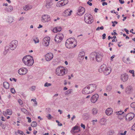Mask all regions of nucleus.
<instances>
[{
  "instance_id": "51",
  "label": "nucleus",
  "mask_w": 135,
  "mask_h": 135,
  "mask_svg": "<svg viewBox=\"0 0 135 135\" xmlns=\"http://www.w3.org/2000/svg\"><path fill=\"white\" fill-rule=\"evenodd\" d=\"M106 34L105 33H104L102 35L103 39H104L105 38Z\"/></svg>"
},
{
  "instance_id": "30",
  "label": "nucleus",
  "mask_w": 135,
  "mask_h": 135,
  "mask_svg": "<svg viewBox=\"0 0 135 135\" xmlns=\"http://www.w3.org/2000/svg\"><path fill=\"white\" fill-rule=\"evenodd\" d=\"M13 10V8L11 6H8L6 9V11L9 12H10Z\"/></svg>"
},
{
  "instance_id": "13",
  "label": "nucleus",
  "mask_w": 135,
  "mask_h": 135,
  "mask_svg": "<svg viewBox=\"0 0 135 135\" xmlns=\"http://www.w3.org/2000/svg\"><path fill=\"white\" fill-rule=\"evenodd\" d=\"M128 78V75L127 74H123L121 75V79L124 82H125L127 81Z\"/></svg>"
},
{
  "instance_id": "36",
  "label": "nucleus",
  "mask_w": 135,
  "mask_h": 135,
  "mask_svg": "<svg viewBox=\"0 0 135 135\" xmlns=\"http://www.w3.org/2000/svg\"><path fill=\"white\" fill-rule=\"evenodd\" d=\"M31 126L33 127H35L37 126V123L36 122H33L31 124Z\"/></svg>"
},
{
  "instance_id": "15",
  "label": "nucleus",
  "mask_w": 135,
  "mask_h": 135,
  "mask_svg": "<svg viewBox=\"0 0 135 135\" xmlns=\"http://www.w3.org/2000/svg\"><path fill=\"white\" fill-rule=\"evenodd\" d=\"M105 70L103 72L104 74L107 75L109 74L111 72V69L110 67H106Z\"/></svg>"
},
{
  "instance_id": "62",
  "label": "nucleus",
  "mask_w": 135,
  "mask_h": 135,
  "mask_svg": "<svg viewBox=\"0 0 135 135\" xmlns=\"http://www.w3.org/2000/svg\"><path fill=\"white\" fill-rule=\"evenodd\" d=\"M107 3L106 2H103L102 3V5L103 6H104L105 5H107Z\"/></svg>"
},
{
  "instance_id": "4",
  "label": "nucleus",
  "mask_w": 135,
  "mask_h": 135,
  "mask_svg": "<svg viewBox=\"0 0 135 135\" xmlns=\"http://www.w3.org/2000/svg\"><path fill=\"white\" fill-rule=\"evenodd\" d=\"M64 37L63 35L60 33L57 34L55 38V41L56 43L61 42L63 40Z\"/></svg>"
},
{
  "instance_id": "34",
  "label": "nucleus",
  "mask_w": 135,
  "mask_h": 135,
  "mask_svg": "<svg viewBox=\"0 0 135 135\" xmlns=\"http://www.w3.org/2000/svg\"><path fill=\"white\" fill-rule=\"evenodd\" d=\"M78 127L77 126H75V127H74L71 130V132H73L74 133H76V132H75L74 131L76 130H78Z\"/></svg>"
},
{
  "instance_id": "47",
  "label": "nucleus",
  "mask_w": 135,
  "mask_h": 135,
  "mask_svg": "<svg viewBox=\"0 0 135 135\" xmlns=\"http://www.w3.org/2000/svg\"><path fill=\"white\" fill-rule=\"evenodd\" d=\"M64 2V4L65 5L66 4L68 3V0H63Z\"/></svg>"
},
{
  "instance_id": "23",
  "label": "nucleus",
  "mask_w": 135,
  "mask_h": 135,
  "mask_svg": "<svg viewBox=\"0 0 135 135\" xmlns=\"http://www.w3.org/2000/svg\"><path fill=\"white\" fill-rule=\"evenodd\" d=\"M52 5L51 2L49 1H47L45 6L47 8H49L51 7Z\"/></svg>"
},
{
  "instance_id": "56",
  "label": "nucleus",
  "mask_w": 135,
  "mask_h": 135,
  "mask_svg": "<svg viewBox=\"0 0 135 135\" xmlns=\"http://www.w3.org/2000/svg\"><path fill=\"white\" fill-rule=\"evenodd\" d=\"M118 118L120 120H121L123 119V118L122 117V115L121 116H120V115H118Z\"/></svg>"
},
{
  "instance_id": "29",
  "label": "nucleus",
  "mask_w": 135,
  "mask_h": 135,
  "mask_svg": "<svg viewBox=\"0 0 135 135\" xmlns=\"http://www.w3.org/2000/svg\"><path fill=\"white\" fill-rule=\"evenodd\" d=\"M3 85L4 87L6 89H8L9 88V84L7 82H4Z\"/></svg>"
},
{
  "instance_id": "22",
  "label": "nucleus",
  "mask_w": 135,
  "mask_h": 135,
  "mask_svg": "<svg viewBox=\"0 0 135 135\" xmlns=\"http://www.w3.org/2000/svg\"><path fill=\"white\" fill-rule=\"evenodd\" d=\"M113 110L111 108L107 109L105 111L106 114L108 115H110L112 113Z\"/></svg>"
},
{
  "instance_id": "18",
  "label": "nucleus",
  "mask_w": 135,
  "mask_h": 135,
  "mask_svg": "<svg viewBox=\"0 0 135 135\" xmlns=\"http://www.w3.org/2000/svg\"><path fill=\"white\" fill-rule=\"evenodd\" d=\"M95 59L98 62H100L102 59V55L99 53H97Z\"/></svg>"
},
{
  "instance_id": "17",
  "label": "nucleus",
  "mask_w": 135,
  "mask_h": 135,
  "mask_svg": "<svg viewBox=\"0 0 135 135\" xmlns=\"http://www.w3.org/2000/svg\"><path fill=\"white\" fill-rule=\"evenodd\" d=\"M82 93L84 94H88L90 93L87 86L82 90Z\"/></svg>"
},
{
  "instance_id": "45",
  "label": "nucleus",
  "mask_w": 135,
  "mask_h": 135,
  "mask_svg": "<svg viewBox=\"0 0 135 135\" xmlns=\"http://www.w3.org/2000/svg\"><path fill=\"white\" fill-rule=\"evenodd\" d=\"M11 93L13 94H14L15 93V89L13 88H11Z\"/></svg>"
},
{
  "instance_id": "31",
  "label": "nucleus",
  "mask_w": 135,
  "mask_h": 135,
  "mask_svg": "<svg viewBox=\"0 0 135 135\" xmlns=\"http://www.w3.org/2000/svg\"><path fill=\"white\" fill-rule=\"evenodd\" d=\"M32 39L35 44L39 43V40L38 39V38L36 37H33L32 38Z\"/></svg>"
},
{
  "instance_id": "55",
  "label": "nucleus",
  "mask_w": 135,
  "mask_h": 135,
  "mask_svg": "<svg viewBox=\"0 0 135 135\" xmlns=\"http://www.w3.org/2000/svg\"><path fill=\"white\" fill-rule=\"evenodd\" d=\"M127 132L126 131H125L124 132V133H121L120 134L121 135H125Z\"/></svg>"
},
{
  "instance_id": "26",
  "label": "nucleus",
  "mask_w": 135,
  "mask_h": 135,
  "mask_svg": "<svg viewBox=\"0 0 135 135\" xmlns=\"http://www.w3.org/2000/svg\"><path fill=\"white\" fill-rule=\"evenodd\" d=\"M62 29L61 27H57L55 28L53 30V31L54 32H60Z\"/></svg>"
},
{
  "instance_id": "2",
  "label": "nucleus",
  "mask_w": 135,
  "mask_h": 135,
  "mask_svg": "<svg viewBox=\"0 0 135 135\" xmlns=\"http://www.w3.org/2000/svg\"><path fill=\"white\" fill-rule=\"evenodd\" d=\"M67 73L66 69L63 67L59 66L56 70V73L58 76H62Z\"/></svg>"
},
{
  "instance_id": "60",
  "label": "nucleus",
  "mask_w": 135,
  "mask_h": 135,
  "mask_svg": "<svg viewBox=\"0 0 135 135\" xmlns=\"http://www.w3.org/2000/svg\"><path fill=\"white\" fill-rule=\"evenodd\" d=\"M1 127H2V128L3 129H4L6 127V126L5 125L3 124H2L1 126Z\"/></svg>"
},
{
  "instance_id": "53",
  "label": "nucleus",
  "mask_w": 135,
  "mask_h": 135,
  "mask_svg": "<svg viewBox=\"0 0 135 135\" xmlns=\"http://www.w3.org/2000/svg\"><path fill=\"white\" fill-rule=\"evenodd\" d=\"M124 30L126 32L127 34H129V31L128 30H127L126 28H124Z\"/></svg>"
},
{
  "instance_id": "12",
  "label": "nucleus",
  "mask_w": 135,
  "mask_h": 135,
  "mask_svg": "<svg viewBox=\"0 0 135 135\" xmlns=\"http://www.w3.org/2000/svg\"><path fill=\"white\" fill-rule=\"evenodd\" d=\"M53 55L51 53H48L45 56V59L46 61H49L53 58Z\"/></svg>"
},
{
  "instance_id": "16",
  "label": "nucleus",
  "mask_w": 135,
  "mask_h": 135,
  "mask_svg": "<svg viewBox=\"0 0 135 135\" xmlns=\"http://www.w3.org/2000/svg\"><path fill=\"white\" fill-rule=\"evenodd\" d=\"M85 55V53L84 51L80 52L79 54L78 59L80 60H83L84 59V56Z\"/></svg>"
},
{
  "instance_id": "42",
  "label": "nucleus",
  "mask_w": 135,
  "mask_h": 135,
  "mask_svg": "<svg viewBox=\"0 0 135 135\" xmlns=\"http://www.w3.org/2000/svg\"><path fill=\"white\" fill-rule=\"evenodd\" d=\"M51 83H46L45 85L44 86L45 87H48L51 86Z\"/></svg>"
},
{
  "instance_id": "19",
  "label": "nucleus",
  "mask_w": 135,
  "mask_h": 135,
  "mask_svg": "<svg viewBox=\"0 0 135 135\" xmlns=\"http://www.w3.org/2000/svg\"><path fill=\"white\" fill-rule=\"evenodd\" d=\"M107 66L106 65L103 64L102 65L99 69V71L101 73L103 72L105 70Z\"/></svg>"
},
{
  "instance_id": "63",
  "label": "nucleus",
  "mask_w": 135,
  "mask_h": 135,
  "mask_svg": "<svg viewBox=\"0 0 135 135\" xmlns=\"http://www.w3.org/2000/svg\"><path fill=\"white\" fill-rule=\"evenodd\" d=\"M3 114L4 115H7V112L4 111V112H3Z\"/></svg>"
},
{
  "instance_id": "5",
  "label": "nucleus",
  "mask_w": 135,
  "mask_h": 135,
  "mask_svg": "<svg viewBox=\"0 0 135 135\" xmlns=\"http://www.w3.org/2000/svg\"><path fill=\"white\" fill-rule=\"evenodd\" d=\"M65 45L67 48H71L75 47L76 45L73 44V42L67 40L65 42Z\"/></svg>"
},
{
  "instance_id": "64",
  "label": "nucleus",
  "mask_w": 135,
  "mask_h": 135,
  "mask_svg": "<svg viewBox=\"0 0 135 135\" xmlns=\"http://www.w3.org/2000/svg\"><path fill=\"white\" fill-rule=\"evenodd\" d=\"M24 19V17H22L20 18L19 20V21H21L23 20Z\"/></svg>"
},
{
  "instance_id": "7",
  "label": "nucleus",
  "mask_w": 135,
  "mask_h": 135,
  "mask_svg": "<svg viewBox=\"0 0 135 135\" xmlns=\"http://www.w3.org/2000/svg\"><path fill=\"white\" fill-rule=\"evenodd\" d=\"M90 93L93 92L96 89L97 85L95 84H91L87 85Z\"/></svg>"
},
{
  "instance_id": "20",
  "label": "nucleus",
  "mask_w": 135,
  "mask_h": 135,
  "mask_svg": "<svg viewBox=\"0 0 135 135\" xmlns=\"http://www.w3.org/2000/svg\"><path fill=\"white\" fill-rule=\"evenodd\" d=\"M132 87L131 86H129L127 87L125 92L127 94H129L131 93V92L132 91Z\"/></svg>"
},
{
  "instance_id": "41",
  "label": "nucleus",
  "mask_w": 135,
  "mask_h": 135,
  "mask_svg": "<svg viewBox=\"0 0 135 135\" xmlns=\"http://www.w3.org/2000/svg\"><path fill=\"white\" fill-rule=\"evenodd\" d=\"M112 89V87L111 86L109 85L107 86L106 88L107 90L108 91H110Z\"/></svg>"
},
{
  "instance_id": "52",
  "label": "nucleus",
  "mask_w": 135,
  "mask_h": 135,
  "mask_svg": "<svg viewBox=\"0 0 135 135\" xmlns=\"http://www.w3.org/2000/svg\"><path fill=\"white\" fill-rule=\"evenodd\" d=\"M119 1L120 3L121 4H123L124 3V1L123 0H119Z\"/></svg>"
},
{
  "instance_id": "54",
  "label": "nucleus",
  "mask_w": 135,
  "mask_h": 135,
  "mask_svg": "<svg viewBox=\"0 0 135 135\" xmlns=\"http://www.w3.org/2000/svg\"><path fill=\"white\" fill-rule=\"evenodd\" d=\"M47 117H48V119H51V114H48V116Z\"/></svg>"
},
{
  "instance_id": "3",
  "label": "nucleus",
  "mask_w": 135,
  "mask_h": 135,
  "mask_svg": "<svg viewBox=\"0 0 135 135\" xmlns=\"http://www.w3.org/2000/svg\"><path fill=\"white\" fill-rule=\"evenodd\" d=\"M84 21L86 23L91 24L93 22V20L91 15L86 14L84 15Z\"/></svg>"
},
{
  "instance_id": "9",
  "label": "nucleus",
  "mask_w": 135,
  "mask_h": 135,
  "mask_svg": "<svg viewBox=\"0 0 135 135\" xmlns=\"http://www.w3.org/2000/svg\"><path fill=\"white\" fill-rule=\"evenodd\" d=\"M134 114L132 113H130L127 114L126 116V120L130 121L134 117Z\"/></svg>"
},
{
  "instance_id": "58",
  "label": "nucleus",
  "mask_w": 135,
  "mask_h": 135,
  "mask_svg": "<svg viewBox=\"0 0 135 135\" xmlns=\"http://www.w3.org/2000/svg\"><path fill=\"white\" fill-rule=\"evenodd\" d=\"M129 72L133 74L134 73V71L133 70H131L129 71Z\"/></svg>"
},
{
  "instance_id": "46",
  "label": "nucleus",
  "mask_w": 135,
  "mask_h": 135,
  "mask_svg": "<svg viewBox=\"0 0 135 135\" xmlns=\"http://www.w3.org/2000/svg\"><path fill=\"white\" fill-rule=\"evenodd\" d=\"M18 102L20 105H22L23 104L22 102L21 99H19L18 100Z\"/></svg>"
},
{
  "instance_id": "35",
  "label": "nucleus",
  "mask_w": 135,
  "mask_h": 135,
  "mask_svg": "<svg viewBox=\"0 0 135 135\" xmlns=\"http://www.w3.org/2000/svg\"><path fill=\"white\" fill-rule=\"evenodd\" d=\"M98 112L96 108H93L92 110V113L93 115L96 114Z\"/></svg>"
},
{
  "instance_id": "1",
  "label": "nucleus",
  "mask_w": 135,
  "mask_h": 135,
  "mask_svg": "<svg viewBox=\"0 0 135 135\" xmlns=\"http://www.w3.org/2000/svg\"><path fill=\"white\" fill-rule=\"evenodd\" d=\"M22 61L25 65L28 66H32L34 63L33 57L30 55L24 56L22 59Z\"/></svg>"
},
{
  "instance_id": "6",
  "label": "nucleus",
  "mask_w": 135,
  "mask_h": 135,
  "mask_svg": "<svg viewBox=\"0 0 135 135\" xmlns=\"http://www.w3.org/2000/svg\"><path fill=\"white\" fill-rule=\"evenodd\" d=\"M18 44V41L17 40L12 41L10 44L9 46L11 50H13L16 48Z\"/></svg>"
},
{
  "instance_id": "39",
  "label": "nucleus",
  "mask_w": 135,
  "mask_h": 135,
  "mask_svg": "<svg viewBox=\"0 0 135 135\" xmlns=\"http://www.w3.org/2000/svg\"><path fill=\"white\" fill-rule=\"evenodd\" d=\"M49 42H45L43 41L42 44L45 46H48L49 45Z\"/></svg>"
},
{
  "instance_id": "59",
  "label": "nucleus",
  "mask_w": 135,
  "mask_h": 135,
  "mask_svg": "<svg viewBox=\"0 0 135 135\" xmlns=\"http://www.w3.org/2000/svg\"><path fill=\"white\" fill-rule=\"evenodd\" d=\"M22 131H21L18 130L17 132L18 133L20 134H21L22 133Z\"/></svg>"
},
{
  "instance_id": "25",
  "label": "nucleus",
  "mask_w": 135,
  "mask_h": 135,
  "mask_svg": "<svg viewBox=\"0 0 135 135\" xmlns=\"http://www.w3.org/2000/svg\"><path fill=\"white\" fill-rule=\"evenodd\" d=\"M21 110L22 112H23L24 114L26 115H29L31 114L30 112H28V110L24 108H21Z\"/></svg>"
},
{
  "instance_id": "49",
  "label": "nucleus",
  "mask_w": 135,
  "mask_h": 135,
  "mask_svg": "<svg viewBox=\"0 0 135 135\" xmlns=\"http://www.w3.org/2000/svg\"><path fill=\"white\" fill-rule=\"evenodd\" d=\"M132 130H134L135 131V123L132 126V128L131 129Z\"/></svg>"
},
{
  "instance_id": "43",
  "label": "nucleus",
  "mask_w": 135,
  "mask_h": 135,
  "mask_svg": "<svg viewBox=\"0 0 135 135\" xmlns=\"http://www.w3.org/2000/svg\"><path fill=\"white\" fill-rule=\"evenodd\" d=\"M131 107L133 108H135V102L132 103L131 104Z\"/></svg>"
},
{
  "instance_id": "38",
  "label": "nucleus",
  "mask_w": 135,
  "mask_h": 135,
  "mask_svg": "<svg viewBox=\"0 0 135 135\" xmlns=\"http://www.w3.org/2000/svg\"><path fill=\"white\" fill-rule=\"evenodd\" d=\"M72 89H69L68 90H67L66 91L65 93V95H66L68 94H71V92L72 91Z\"/></svg>"
},
{
  "instance_id": "57",
  "label": "nucleus",
  "mask_w": 135,
  "mask_h": 135,
  "mask_svg": "<svg viewBox=\"0 0 135 135\" xmlns=\"http://www.w3.org/2000/svg\"><path fill=\"white\" fill-rule=\"evenodd\" d=\"M87 3L90 6H91L92 5V3L89 1H88L87 2Z\"/></svg>"
},
{
  "instance_id": "28",
  "label": "nucleus",
  "mask_w": 135,
  "mask_h": 135,
  "mask_svg": "<svg viewBox=\"0 0 135 135\" xmlns=\"http://www.w3.org/2000/svg\"><path fill=\"white\" fill-rule=\"evenodd\" d=\"M9 50V48L8 46H6L5 47L4 51V54L6 55L8 52Z\"/></svg>"
},
{
  "instance_id": "50",
  "label": "nucleus",
  "mask_w": 135,
  "mask_h": 135,
  "mask_svg": "<svg viewBox=\"0 0 135 135\" xmlns=\"http://www.w3.org/2000/svg\"><path fill=\"white\" fill-rule=\"evenodd\" d=\"M81 127L83 128L84 129H85V125L84 124H83L82 123L81 124Z\"/></svg>"
},
{
  "instance_id": "32",
  "label": "nucleus",
  "mask_w": 135,
  "mask_h": 135,
  "mask_svg": "<svg viewBox=\"0 0 135 135\" xmlns=\"http://www.w3.org/2000/svg\"><path fill=\"white\" fill-rule=\"evenodd\" d=\"M50 38L49 37H45L43 39V41L49 43Z\"/></svg>"
},
{
  "instance_id": "27",
  "label": "nucleus",
  "mask_w": 135,
  "mask_h": 135,
  "mask_svg": "<svg viewBox=\"0 0 135 135\" xmlns=\"http://www.w3.org/2000/svg\"><path fill=\"white\" fill-rule=\"evenodd\" d=\"M32 8V6L30 5L27 4L26 5L24 8V9L26 11H28L31 9Z\"/></svg>"
},
{
  "instance_id": "48",
  "label": "nucleus",
  "mask_w": 135,
  "mask_h": 135,
  "mask_svg": "<svg viewBox=\"0 0 135 135\" xmlns=\"http://www.w3.org/2000/svg\"><path fill=\"white\" fill-rule=\"evenodd\" d=\"M26 118L27 119H28V122L29 123H30L31 122V119L29 117H26Z\"/></svg>"
},
{
  "instance_id": "33",
  "label": "nucleus",
  "mask_w": 135,
  "mask_h": 135,
  "mask_svg": "<svg viewBox=\"0 0 135 135\" xmlns=\"http://www.w3.org/2000/svg\"><path fill=\"white\" fill-rule=\"evenodd\" d=\"M69 9H68L65 11L64 12V13L66 14L67 13H68V15L69 16H70L71 15V13L72 12V10L70 11Z\"/></svg>"
},
{
  "instance_id": "14",
  "label": "nucleus",
  "mask_w": 135,
  "mask_h": 135,
  "mask_svg": "<svg viewBox=\"0 0 135 135\" xmlns=\"http://www.w3.org/2000/svg\"><path fill=\"white\" fill-rule=\"evenodd\" d=\"M78 11V15L81 16L84 13L85 9L83 7H79Z\"/></svg>"
},
{
  "instance_id": "40",
  "label": "nucleus",
  "mask_w": 135,
  "mask_h": 135,
  "mask_svg": "<svg viewBox=\"0 0 135 135\" xmlns=\"http://www.w3.org/2000/svg\"><path fill=\"white\" fill-rule=\"evenodd\" d=\"M6 112L7 114L11 115L12 114L11 111V110L8 109L7 110Z\"/></svg>"
},
{
  "instance_id": "37",
  "label": "nucleus",
  "mask_w": 135,
  "mask_h": 135,
  "mask_svg": "<svg viewBox=\"0 0 135 135\" xmlns=\"http://www.w3.org/2000/svg\"><path fill=\"white\" fill-rule=\"evenodd\" d=\"M115 113H117V115H118L121 116L122 114H124V112H122V111H119L116 112Z\"/></svg>"
},
{
  "instance_id": "21",
  "label": "nucleus",
  "mask_w": 135,
  "mask_h": 135,
  "mask_svg": "<svg viewBox=\"0 0 135 135\" xmlns=\"http://www.w3.org/2000/svg\"><path fill=\"white\" fill-rule=\"evenodd\" d=\"M97 54V52H95L91 53L90 56V59L92 60H94V59H95Z\"/></svg>"
},
{
  "instance_id": "11",
  "label": "nucleus",
  "mask_w": 135,
  "mask_h": 135,
  "mask_svg": "<svg viewBox=\"0 0 135 135\" xmlns=\"http://www.w3.org/2000/svg\"><path fill=\"white\" fill-rule=\"evenodd\" d=\"M99 98V95L97 94H96L93 95L91 97V102L94 103Z\"/></svg>"
},
{
  "instance_id": "8",
  "label": "nucleus",
  "mask_w": 135,
  "mask_h": 135,
  "mask_svg": "<svg viewBox=\"0 0 135 135\" xmlns=\"http://www.w3.org/2000/svg\"><path fill=\"white\" fill-rule=\"evenodd\" d=\"M28 70L25 68H22L19 69L18 71V73L20 75H25L27 72Z\"/></svg>"
},
{
  "instance_id": "61",
  "label": "nucleus",
  "mask_w": 135,
  "mask_h": 135,
  "mask_svg": "<svg viewBox=\"0 0 135 135\" xmlns=\"http://www.w3.org/2000/svg\"><path fill=\"white\" fill-rule=\"evenodd\" d=\"M35 86H32L31 88L32 90H35Z\"/></svg>"
},
{
  "instance_id": "10",
  "label": "nucleus",
  "mask_w": 135,
  "mask_h": 135,
  "mask_svg": "<svg viewBox=\"0 0 135 135\" xmlns=\"http://www.w3.org/2000/svg\"><path fill=\"white\" fill-rule=\"evenodd\" d=\"M41 21L43 22H47L50 20V18L49 16L47 15H43L42 17Z\"/></svg>"
},
{
  "instance_id": "44",
  "label": "nucleus",
  "mask_w": 135,
  "mask_h": 135,
  "mask_svg": "<svg viewBox=\"0 0 135 135\" xmlns=\"http://www.w3.org/2000/svg\"><path fill=\"white\" fill-rule=\"evenodd\" d=\"M56 122L58 123V125L60 126H62V123H60L57 120H56Z\"/></svg>"
},
{
  "instance_id": "24",
  "label": "nucleus",
  "mask_w": 135,
  "mask_h": 135,
  "mask_svg": "<svg viewBox=\"0 0 135 135\" xmlns=\"http://www.w3.org/2000/svg\"><path fill=\"white\" fill-rule=\"evenodd\" d=\"M64 2L63 0H61L57 3L56 4V6L57 7H60L64 6L65 5L64 4Z\"/></svg>"
}]
</instances>
